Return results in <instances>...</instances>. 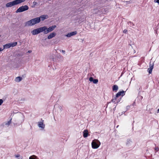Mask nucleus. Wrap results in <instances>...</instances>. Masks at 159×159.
I'll list each match as a JSON object with an SVG mask.
<instances>
[{"instance_id":"f8f14e48","label":"nucleus","mask_w":159,"mask_h":159,"mask_svg":"<svg viewBox=\"0 0 159 159\" xmlns=\"http://www.w3.org/2000/svg\"><path fill=\"white\" fill-rule=\"evenodd\" d=\"M150 68L148 69V71L149 74H151L152 73V70L153 68V65H151L150 64Z\"/></svg>"},{"instance_id":"5701e85b","label":"nucleus","mask_w":159,"mask_h":159,"mask_svg":"<svg viewBox=\"0 0 159 159\" xmlns=\"http://www.w3.org/2000/svg\"><path fill=\"white\" fill-rule=\"evenodd\" d=\"M3 102V101L2 99H0V106L1 105Z\"/></svg>"},{"instance_id":"412c9836","label":"nucleus","mask_w":159,"mask_h":159,"mask_svg":"<svg viewBox=\"0 0 159 159\" xmlns=\"http://www.w3.org/2000/svg\"><path fill=\"white\" fill-rule=\"evenodd\" d=\"M131 143H132V141L130 139H128L126 143L127 145H128Z\"/></svg>"},{"instance_id":"f257e3e1","label":"nucleus","mask_w":159,"mask_h":159,"mask_svg":"<svg viewBox=\"0 0 159 159\" xmlns=\"http://www.w3.org/2000/svg\"><path fill=\"white\" fill-rule=\"evenodd\" d=\"M40 21L41 20H40V18L37 17L26 22L25 23V25L28 26L33 25L35 24L39 23Z\"/></svg>"},{"instance_id":"6ab92c4d","label":"nucleus","mask_w":159,"mask_h":159,"mask_svg":"<svg viewBox=\"0 0 159 159\" xmlns=\"http://www.w3.org/2000/svg\"><path fill=\"white\" fill-rule=\"evenodd\" d=\"M117 98H116V97L114 98H113L111 100V102H114L115 103H116V100H117Z\"/></svg>"},{"instance_id":"0eeeda50","label":"nucleus","mask_w":159,"mask_h":159,"mask_svg":"<svg viewBox=\"0 0 159 159\" xmlns=\"http://www.w3.org/2000/svg\"><path fill=\"white\" fill-rule=\"evenodd\" d=\"M43 120H41V122H38V126L39 128H41L42 129H44L45 127V125L43 124Z\"/></svg>"},{"instance_id":"aec40b11","label":"nucleus","mask_w":159,"mask_h":159,"mask_svg":"<svg viewBox=\"0 0 159 159\" xmlns=\"http://www.w3.org/2000/svg\"><path fill=\"white\" fill-rule=\"evenodd\" d=\"M93 82L94 84H96L98 82V80L97 79H93Z\"/></svg>"},{"instance_id":"39448f33","label":"nucleus","mask_w":159,"mask_h":159,"mask_svg":"<svg viewBox=\"0 0 159 159\" xmlns=\"http://www.w3.org/2000/svg\"><path fill=\"white\" fill-rule=\"evenodd\" d=\"M44 30V28H43L42 27L33 30L31 32V33L33 35H36L40 32H43V30Z\"/></svg>"},{"instance_id":"a878e982","label":"nucleus","mask_w":159,"mask_h":159,"mask_svg":"<svg viewBox=\"0 0 159 159\" xmlns=\"http://www.w3.org/2000/svg\"><path fill=\"white\" fill-rule=\"evenodd\" d=\"M127 32V30H124L123 31V32L124 33H126Z\"/></svg>"},{"instance_id":"f704fd0d","label":"nucleus","mask_w":159,"mask_h":159,"mask_svg":"<svg viewBox=\"0 0 159 159\" xmlns=\"http://www.w3.org/2000/svg\"><path fill=\"white\" fill-rule=\"evenodd\" d=\"M129 2V3H130L131 2V1H129V2Z\"/></svg>"},{"instance_id":"423d86ee","label":"nucleus","mask_w":159,"mask_h":159,"mask_svg":"<svg viewBox=\"0 0 159 159\" xmlns=\"http://www.w3.org/2000/svg\"><path fill=\"white\" fill-rule=\"evenodd\" d=\"M29 7L28 6L25 5L24 6H22L18 9L16 11V13L22 12L26 11L29 9Z\"/></svg>"},{"instance_id":"2eb2a0df","label":"nucleus","mask_w":159,"mask_h":159,"mask_svg":"<svg viewBox=\"0 0 159 159\" xmlns=\"http://www.w3.org/2000/svg\"><path fill=\"white\" fill-rule=\"evenodd\" d=\"M118 89V87L117 85H114L112 87L113 91H116Z\"/></svg>"},{"instance_id":"f03ea898","label":"nucleus","mask_w":159,"mask_h":159,"mask_svg":"<svg viewBox=\"0 0 159 159\" xmlns=\"http://www.w3.org/2000/svg\"><path fill=\"white\" fill-rule=\"evenodd\" d=\"M25 1V0H15L7 3L6 6L7 7H11L14 5L24 2Z\"/></svg>"},{"instance_id":"e433bc0d","label":"nucleus","mask_w":159,"mask_h":159,"mask_svg":"<svg viewBox=\"0 0 159 159\" xmlns=\"http://www.w3.org/2000/svg\"><path fill=\"white\" fill-rule=\"evenodd\" d=\"M2 50V49L1 48H0V52Z\"/></svg>"},{"instance_id":"bb28decb","label":"nucleus","mask_w":159,"mask_h":159,"mask_svg":"<svg viewBox=\"0 0 159 159\" xmlns=\"http://www.w3.org/2000/svg\"><path fill=\"white\" fill-rule=\"evenodd\" d=\"M155 150H156L157 151H158L159 149V148H158V147H156L155 148Z\"/></svg>"},{"instance_id":"4468645a","label":"nucleus","mask_w":159,"mask_h":159,"mask_svg":"<svg viewBox=\"0 0 159 159\" xmlns=\"http://www.w3.org/2000/svg\"><path fill=\"white\" fill-rule=\"evenodd\" d=\"M22 80V78L20 76H18L16 78L15 81L17 82H19Z\"/></svg>"},{"instance_id":"7c9ffc66","label":"nucleus","mask_w":159,"mask_h":159,"mask_svg":"<svg viewBox=\"0 0 159 159\" xmlns=\"http://www.w3.org/2000/svg\"><path fill=\"white\" fill-rule=\"evenodd\" d=\"M13 126H15L17 125V124H15V123H13Z\"/></svg>"},{"instance_id":"f3484780","label":"nucleus","mask_w":159,"mask_h":159,"mask_svg":"<svg viewBox=\"0 0 159 159\" xmlns=\"http://www.w3.org/2000/svg\"><path fill=\"white\" fill-rule=\"evenodd\" d=\"M11 47H14L16 46L17 44V42H15L14 43H10Z\"/></svg>"},{"instance_id":"9b49d317","label":"nucleus","mask_w":159,"mask_h":159,"mask_svg":"<svg viewBox=\"0 0 159 159\" xmlns=\"http://www.w3.org/2000/svg\"><path fill=\"white\" fill-rule=\"evenodd\" d=\"M56 33L55 32H52L50 34L48 37V39H50L54 37L56 35Z\"/></svg>"},{"instance_id":"9d476101","label":"nucleus","mask_w":159,"mask_h":159,"mask_svg":"<svg viewBox=\"0 0 159 159\" xmlns=\"http://www.w3.org/2000/svg\"><path fill=\"white\" fill-rule=\"evenodd\" d=\"M125 92L124 91H120L118 92V93H117V94L116 95V98H118V97L121 95L123 96L125 95Z\"/></svg>"},{"instance_id":"2f4dec72","label":"nucleus","mask_w":159,"mask_h":159,"mask_svg":"<svg viewBox=\"0 0 159 159\" xmlns=\"http://www.w3.org/2000/svg\"><path fill=\"white\" fill-rule=\"evenodd\" d=\"M32 52L31 50H29L28 51V53H31Z\"/></svg>"},{"instance_id":"c85d7f7f","label":"nucleus","mask_w":159,"mask_h":159,"mask_svg":"<svg viewBox=\"0 0 159 159\" xmlns=\"http://www.w3.org/2000/svg\"><path fill=\"white\" fill-rule=\"evenodd\" d=\"M121 99V98H120V99H118V100L117 99V102H116V103H118L119 102H120V100Z\"/></svg>"},{"instance_id":"1a4fd4ad","label":"nucleus","mask_w":159,"mask_h":159,"mask_svg":"<svg viewBox=\"0 0 159 159\" xmlns=\"http://www.w3.org/2000/svg\"><path fill=\"white\" fill-rule=\"evenodd\" d=\"M39 17L40 18V20H41L43 21L45 19L48 18V15H44L41 16Z\"/></svg>"},{"instance_id":"b1692460","label":"nucleus","mask_w":159,"mask_h":159,"mask_svg":"<svg viewBox=\"0 0 159 159\" xmlns=\"http://www.w3.org/2000/svg\"><path fill=\"white\" fill-rule=\"evenodd\" d=\"M154 2H155L159 4V0H155Z\"/></svg>"},{"instance_id":"c756f323","label":"nucleus","mask_w":159,"mask_h":159,"mask_svg":"<svg viewBox=\"0 0 159 159\" xmlns=\"http://www.w3.org/2000/svg\"><path fill=\"white\" fill-rule=\"evenodd\" d=\"M62 52L64 54H65V51L64 50H62Z\"/></svg>"},{"instance_id":"ea45409f","label":"nucleus","mask_w":159,"mask_h":159,"mask_svg":"<svg viewBox=\"0 0 159 159\" xmlns=\"http://www.w3.org/2000/svg\"><path fill=\"white\" fill-rule=\"evenodd\" d=\"M1 37V35H0V37Z\"/></svg>"},{"instance_id":"a211bd4d","label":"nucleus","mask_w":159,"mask_h":159,"mask_svg":"<svg viewBox=\"0 0 159 159\" xmlns=\"http://www.w3.org/2000/svg\"><path fill=\"white\" fill-rule=\"evenodd\" d=\"M11 119H11L8 122L6 123L5 124V125L8 126L10 124H11Z\"/></svg>"},{"instance_id":"58836bf2","label":"nucleus","mask_w":159,"mask_h":159,"mask_svg":"<svg viewBox=\"0 0 159 159\" xmlns=\"http://www.w3.org/2000/svg\"><path fill=\"white\" fill-rule=\"evenodd\" d=\"M118 126H118H118H117V127H118Z\"/></svg>"},{"instance_id":"7ed1b4c3","label":"nucleus","mask_w":159,"mask_h":159,"mask_svg":"<svg viewBox=\"0 0 159 159\" xmlns=\"http://www.w3.org/2000/svg\"><path fill=\"white\" fill-rule=\"evenodd\" d=\"M56 27V25H52L50 27L48 28H47L46 26L43 27V28H44V30H43L44 33L45 34H47L49 32H51L53 31L55 28Z\"/></svg>"},{"instance_id":"dca6fc26","label":"nucleus","mask_w":159,"mask_h":159,"mask_svg":"<svg viewBox=\"0 0 159 159\" xmlns=\"http://www.w3.org/2000/svg\"><path fill=\"white\" fill-rule=\"evenodd\" d=\"M11 47V45H10V43L7 44L4 46V48L5 49L9 48Z\"/></svg>"},{"instance_id":"cd10ccee","label":"nucleus","mask_w":159,"mask_h":159,"mask_svg":"<svg viewBox=\"0 0 159 159\" xmlns=\"http://www.w3.org/2000/svg\"><path fill=\"white\" fill-rule=\"evenodd\" d=\"M29 159H36L34 157H33L32 156H30V157H29Z\"/></svg>"},{"instance_id":"20e7f679","label":"nucleus","mask_w":159,"mask_h":159,"mask_svg":"<svg viewBox=\"0 0 159 159\" xmlns=\"http://www.w3.org/2000/svg\"><path fill=\"white\" fill-rule=\"evenodd\" d=\"M100 145V143L97 139H94L92 143V148L94 149H96L99 147Z\"/></svg>"},{"instance_id":"c9c22d12","label":"nucleus","mask_w":159,"mask_h":159,"mask_svg":"<svg viewBox=\"0 0 159 159\" xmlns=\"http://www.w3.org/2000/svg\"><path fill=\"white\" fill-rule=\"evenodd\" d=\"M33 3H34L35 4H36L37 3V2H34Z\"/></svg>"},{"instance_id":"4c0bfd02","label":"nucleus","mask_w":159,"mask_h":159,"mask_svg":"<svg viewBox=\"0 0 159 159\" xmlns=\"http://www.w3.org/2000/svg\"><path fill=\"white\" fill-rule=\"evenodd\" d=\"M157 111H158L159 112V108L158 109Z\"/></svg>"},{"instance_id":"4be33fe9","label":"nucleus","mask_w":159,"mask_h":159,"mask_svg":"<svg viewBox=\"0 0 159 159\" xmlns=\"http://www.w3.org/2000/svg\"><path fill=\"white\" fill-rule=\"evenodd\" d=\"M94 79L92 77H90L89 78V80L90 82H93Z\"/></svg>"},{"instance_id":"72a5a7b5","label":"nucleus","mask_w":159,"mask_h":159,"mask_svg":"<svg viewBox=\"0 0 159 159\" xmlns=\"http://www.w3.org/2000/svg\"><path fill=\"white\" fill-rule=\"evenodd\" d=\"M51 58V59H52V60H53V61H55L54 59V58L53 57V58Z\"/></svg>"},{"instance_id":"393cba45","label":"nucleus","mask_w":159,"mask_h":159,"mask_svg":"<svg viewBox=\"0 0 159 159\" xmlns=\"http://www.w3.org/2000/svg\"><path fill=\"white\" fill-rule=\"evenodd\" d=\"M15 157H20V154H19L16 155H15Z\"/></svg>"},{"instance_id":"ddd939ff","label":"nucleus","mask_w":159,"mask_h":159,"mask_svg":"<svg viewBox=\"0 0 159 159\" xmlns=\"http://www.w3.org/2000/svg\"><path fill=\"white\" fill-rule=\"evenodd\" d=\"M88 131L87 129H85L83 132V136L84 138L87 137L88 136Z\"/></svg>"},{"instance_id":"473e14b6","label":"nucleus","mask_w":159,"mask_h":159,"mask_svg":"<svg viewBox=\"0 0 159 159\" xmlns=\"http://www.w3.org/2000/svg\"><path fill=\"white\" fill-rule=\"evenodd\" d=\"M19 159H23V157H20V158H19Z\"/></svg>"},{"instance_id":"6e6552de","label":"nucleus","mask_w":159,"mask_h":159,"mask_svg":"<svg viewBox=\"0 0 159 159\" xmlns=\"http://www.w3.org/2000/svg\"><path fill=\"white\" fill-rule=\"evenodd\" d=\"M77 33L76 31L72 32L69 33H68L66 35V36L67 37H70L71 36L76 35Z\"/></svg>"}]
</instances>
